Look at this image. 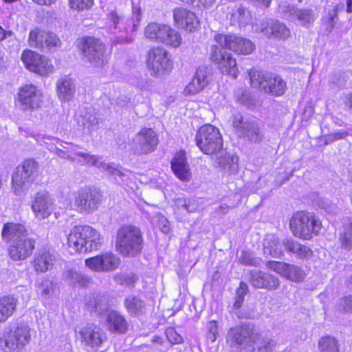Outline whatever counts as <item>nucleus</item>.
I'll return each mask as SVG.
<instances>
[{"label":"nucleus","instance_id":"obj_55","mask_svg":"<svg viewBox=\"0 0 352 352\" xmlns=\"http://www.w3.org/2000/svg\"><path fill=\"white\" fill-rule=\"evenodd\" d=\"M206 328L208 331V338L210 339L212 342H215L219 335L218 325L217 321H209L207 323Z\"/></svg>","mask_w":352,"mask_h":352},{"label":"nucleus","instance_id":"obj_14","mask_svg":"<svg viewBox=\"0 0 352 352\" xmlns=\"http://www.w3.org/2000/svg\"><path fill=\"white\" fill-rule=\"evenodd\" d=\"M214 40L222 48L237 54L248 55L255 49L254 44L250 40L234 34H216Z\"/></svg>","mask_w":352,"mask_h":352},{"label":"nucleus","instance_id":"obj_16","mask_svg":"<svg viewBox=\"0 0 352 352\" xmlns=\"http://www.w3.org/2000/svg\"><path fill=\"white\" fill-rule=\"evenodd\" d=\"M157 144L156 133L152 129L143 128L133 138L132 150L135 155H146L154 151Z\"/></svg>","mask_w":352,"mask_h":352},{"label":"nucleus","instance_id":"obj_1","mask_svg":"<svg viewBox=\"0 0 352 352\" xmlns=\"http://www.w3.org/2000/svg\"><path fill=\"white\" fill-rule=\"evenodd\" d=\"M67 243L69 247L76 252L85 253L98 250L101 246L102 237L91 226H76L70 230Z\"/></svg>","mask_w":352,"mask_h":352},{"label":"nucleus","instance_id":"obj_3","mask_svg":"<svg viewBox=\"0 0 352 352\" xmlns=\"http://www.w3.org/2000/svg\"><path fill=\"white\" fill-rule=\"evenodd\" d=\"M143 237L140 230L134 226L127 225L117 231L116 248L124 257H133L139 254L143 248Z\"/></svg>","mask_w":352,"mask_h":352},{"label":"nucleus","instance_id":"obj_43","mask_svg":"<svg viewBox=\"0 0 352 352\" xmlns=\"http://www.w3.org/2000/svg\"><path fill=\"white\" fill-rule=\"evenodd\" d=\"M82 117L83 125L89 131L97 130L100 124L102 123V119L94 109H87Z\"/></svg>","mask_w":352,"mask_h":352},{"label":"nucleus","instance_id":"obj_28","mask_svg":"<svg viewBox=\"0 0 352 352\" xmlns=\"http://www.w3.org/2000/svg\"><path fill=\"white\" fill-rule=\"evenodd\" d=\"M284 250L290 255H294L300 259H308L312 254L311 249L300 243L292 238H285L282 240Z\"/></svg>","mask_w":352,"mask_h":352},{"label":"nucleus","instance_id":"obj_47","mask_svg":"<svg viewBox=\"0 0 352 352\" xmlns=\"http://www.w3.org/2000/svg\"><path fill=\"white\" fill-rule=\"evenodd\" d=\"M167 29L168 31H167L165 34V38L163 39V43L167 45H170L173 47H179L182 41L180 34L168 25H167Z\"/></svg>","mask_w":352,"mask_h":352},{"label":"nucleus","instance_id":"obj_53","mask_svg":"<svg viewBox=\"0 0 352 352\" xmlns=\"http://www.w3.org/2000/svg\"><path fill=\"white\" fill-rule=\"evenodd\" d=\"M288 263L280 261H270L266 263V267L282 276L285 277Z\"/></svg>","mask_w":352,"mask_h":352},{"label":"nucleus","instance_id":"obj_39","mask_svg":"<svg viewBox=\"0 0 352 352\" xmlns=\"http://www.w3.org/2000/svg\"><path fill=\"white\" fill-rule=\"evenodd\" d=\"M17 298L13 296H5L0 298V323L4 322L16 311Z\"/></svg>","mask_w":352,"mask_h":352},{"label":"nucleus","instance_id":"obj_15","mask_svg":"<svg viewBox=\"0 0 352 352\" xmlns=\"http://www.w3.org/2000/svg\"><path fill=\"white\" fill-rule=\"evenodd\" d=\"M232 125L239 137L251 142L259 143L264 138V135L256 122L244 120L239 114L234 116Z\"/></svg>","mask_w":352,"mask_h":352},{"label":"nucleus","instance_id":"obj_13","mask_svg":"<svg viewBox=\"0 0 352 352\" xmlns=\"http://www.w3.org/2000/svg\"><path fill=\"white\" fill-rule=\"evenodd\" d=\"M43 94L32 84L21 87L17 94L16 105L22 111H34L41 107Z\"/></svg>","mask_w":352,"mask_h":352},{"label":"nucleus","instance_id":"obj_38","mask_svg":"<svg viewBox=\"0 0 352 352\" xmlns=\"http://www.w3.org/2000/svg\"><path fill=\"white\" fill-rule=\"evenodd\" d=\"M56 89L60 100L69 101L74 96L76 87L71 78L65 77L58 80Z\"/></svg>","mask_w":352,"mask_h":352},{"label":"nucleus","instance_id":"obj_44","mask_svg":"<svg viewBox=\"0 0 352 352\" xmlns=\"http://www.w3.org/2000/svg\"><path fill=\"white\" fill-rule=\"evenodd\" d=\"M320 352H339L338 340L332 336L322 337L318 341Z\"/></svg>","mask_w":352,"mask_h":352},{"label":"nucleus","instance_id":"obj_2","mask_svg":"<svg viewBox=\"0 0 352 352\" xmlns=\"http://www.w3.org/2000/svg\"><path fill=\"white\" fill-rule=\"evenodd\" d=\"M31 340V329L24 323H12L0 333V349L4 352H19Z\"/></svg>","mask_w":352,"mask_h":352},{"label":"nucleus","instance_id":"obj_42","mask_svg":"<svg viewBox=\"0 0 352 352\" xmlns=\"http://www.w3.org/2000/svg\"><path fill=\"white\" fill-rule=\"evenodd\" d=\"M124 306L131 315L143 314L145 309L144 302L135 296H130L126 298Z\"/></svg>","mask_w":352,"mask_h":352},{"label":"nucleus","instance_id":"obj_57","mask_svg":"<svg viewBox=\"0 0 352 352\" xmlns=\"http://www.w3.org/2000/svg\"><path fill=\"white\" fill-rule=\"evenodd\" d=\"M167 339L171 344H179L182 342V337L177 333L173 328H169L166 331Z\"/></svg>","mask_w":352,"mask_h":352},{"label":"nucleus","instance_id":"obj_9","mask_svg":"<svg viewBox=\"0 0 352 352\" xmlns=\"http://www.w3.org/2000/svg\"><path fill=\"white\" fill-rule=\"evenodd\" d=\"M196 143L205 154L212 155L223 148V139L219 130L212 124L201 126L196 134Z\"/></svg>","mask_w":352,"mask_h":352},{"label":"nucleus","instance_id":"obj_7","mask_svg":"<svg viewBox=\"0 0 352 352\" xmlns=\"http://www.w3.org/2000/svg\"><path fill=\"white\" fill-rule=\"evenodd\" d=\"M250 83L265 93L276 96H282L286 89V82L278 76L254 69L249 72Z\"/></svg>","mask_w":352,"mask_h":352},{"label":"nucleus","instance_id":"obj_24","mask_svg":"<svg viewBox=\"0 0 352 352\" xmlns=\"http://www.w3.org/2000/svg\"><path fill=\"white\" fill-rule=\"evenodd\" d=\"M249 281L256 289L276 290L280 285V281L277 276L261 270L250 271Z\"/></svg>","mask_w":352,"mask_h":352},{"label":"nucleus","instance_id":"obj_19","mask_svg":"<svg viewBox=\"0 0 352 352\" xmlns=\"http://www.w3.org/2000/svg\"><path fill=\"white\" fill-rule=\"evenodd\" d=\"M255 31L268 38L285 40L290 35V31L285 24L272 19H265L256 23Z\"/></svg>","mask_w":352,"mask_h":352},{"label":"nucleus","instance_id":"obj_17","mask_svg":"<svg viewBox=\"0 0 352 352\" xmlns=\"http://www.w3.org/2000/svg\"><path fill=\"white\" fill-rule=\"evenodd\" d=\"M210 60L218 65L223 74L232 76L234 78L238 75L236 60L230 53L224 50L221 46L212 45L210 47Z\"/></svg>","mask_w":352,"mask_h":352},{"label":"nucleus","instance_id":"obj_6","mask_svg":"<svg viewBox=\"0 0 352 352\" xmlns=\"http://www.w3.org/2000/svg\"><path fill=\"white\" fill-rule=\"evenodd\" d=\"M290 229L298 238L310 239L318 234L321 229V222L314 214L303 211L296 213L290 219Z\"/></svg>","mask_w":352,"mask_h":352},{"label":"nucleus","instance_id":"obj_11","mask_svg":"<svg viewBox=\"0 0 352 352\" xmlns=\"http://www.w3.org/2000/svg\"><path fill=\"white\" fill-rule=\"evenodd\" d=\"M146 63L151 75L154 76L168 74L173 68L170 55L160 47H153L148 52Z\"/></svg>","mask_w":352,"mask_h":352},{"label":"nucleus","instance_id":"obj_62","mask_svg":"<svg viewBox=\"0 0 352 352\" xmlns=\"http://www.w3.org/2000/svg\"><path fill=\"white\" fill-rule=\"evenodd\" d=\"M336 19H337V14L336 10H333L332 12H329V23L327 25V29L329 31L333 29Z\"/></svg>","mask_w":352,"mask_h":352},{"label":"nucleus","instance_id":"obj_22","mask_svg":"<svg viewBox=\"0 0 352 352\" xmlns=\"http://www.w3.org/2000/svg\"><path fill=\"white\" fill-rule=\"evenodd\" d=\"M85 265L93 271L107 272L117 269L120 260L111 252H106L85 260Z\"/></svg>","mask_w":352,"mask_h":352},{"label":"nucleus","instance_id":"obj_8","mask_svg":"<svg viewBox=\"0 0 352 352\" xmlns=\"http://www.w3.org/2000/svg\"><path fill=\"white\" fill-rule=\"evenodd\" d=\"M83 60L94 67H103L108 62L105 45L98 38L86 37L80 46Z\"/></svg>","mask_w":352,"mask_h":352},{"label":"nucleus","instance_id":"obj_50","mask_svg":"<svg viewBox=\"0 0 352 352\" xmlns=\"http://www.w3.org/2000/svg\"><path fill=\"white\" fill-rule=\"evenodd\" d=\"M65 144L69 146H63V148H56L55 151V154L61 158L74 161V158L72 157V154L76 155V153H77L75 150L76 146L70 143L65 142Z\"/></svg>","mask_w":352,"mask_h":352},{"label":"nucleus","instance_id":"obj_35","mask_svg":"<svg viewBox=\"0 0 352 352\" xmlns=\"http://www.w3.org/2000/svg\"><path fill=\"white\" fill-rule=\"evenodd\" d=\"M55 258L54 254L49 250H43L38 252L33 261L35 270L38 272H45L50 270L54 265Z\"/></svg>","mask_w":352,"mask_h":352},{"label":"nucleus","instance_id":"obj_41","mask_svg":"<svg viewBox=\"0 0 352 352\" xmlns=\"http://www.w3.org/2000/svg\"><path fill=\"white\" fill-rule=\"evenodd\" d=\"M167 30L166 25L151 23L145 28L144 34L147 38L151 41L163 43Z\"/></svg>","mask_w":352,"mask_h":352},{"label":"nucleus","instance_id":"obj_45","mask_svg":"<svg viewBox=\"0 0 352 352\" xmlns=\"http://www.w3.org/2000/svg\"><path fill=\"white\" fill-rule=\"evenodd\" d=\"M305 276V272L300 267L288 263L285 278L293 282L298 283L302 281Z\"/></svg>","mask_w":352,"mask_h":352},{"label":"nucleus","instance_id":"obj_63","mask_svg":"<svg viewBox=\"0 0 352 352\" xmlns=\"http://www.w3.org/2000/svg\"><path fill=\"white\" fill-rule=\"evenodd\" d=\"M136 86L140 87L141 90H148L151 87V82L146 78H142L138 82Z\"/></svg>","mask_w":352,"mask_h":352},{"label":"nucleus","instance_id":"obj_61","mask_svg":"<svg viewBox=\"0 0 352 352\" xmlns=\"http://www.w3.org/2000/svg\"><path fill=\"white\" fill-rule=\"evenodd\" d=\"M250 3L258 7L268 8L272 0H248Z\"/></svg>","mask_w":352,"mask_h":352},{"label":"nucleus","instance_id":"obj_33","mask_svg":"<svg viewBox=\"0 0 352 352\" xmlns=\"http://www.w3.org/2000/svg\"><path fill=\"white\" fill-rule=\"evenodd\" d=\"M106 323L108 329L116 333H124L128 329L126 320L118 312L112 310L106 316Z\"/></svg>","mask_w":352,"mask_h":352},{"label":"nucleus","instance_id":"obj_25","mask_svg":"<svg viewBox=\"0 0 352 352\" xmlns=\"http://www.w3.org/2000/svg\"><path fill=\"white\" fill-rule=\"evenodd\" d=\"M32 208L38 219L47 218L54 211V203L47 192H38L34 197Z\"/></svg>","mask_w":352,"mask_h":352},{"label":"nucleus","instance_id":"obj_18","mask_svg":"<svg viewBox=\"0 0 352 352\" xmlns=\"http://www.w3.org/2000/svg\"><path fill=\"white\" fill-rule=\"evenodd\" d=\"M28 41L30 46L41 51H49L54 47L61 46V41L55 34L45 32L39 28H34L30 31Z\"/></svg>","mask_w":352,"mask_h":352},{"label":"nucleus","instance_id":"obj_36","mask_svg":"<svg viewBox=\"0 0 352 352\" xmlns=\"http://www.w3.org/2000/svg\"><path fill=\"white\" fill-rule=\"evenodd\" d=\"M338 236L342 248L347 250H352V219L346 217L342 219Z\"/></svg>","mask_w":352,"mask_h":352},{"label":"nucleus","instance_id":"obj_27","mask_svg":"<svg viewBox=\"0 0 352 352\" xmlns=\"http://www.w3.org/2000/svg\"><path fill=\"white\" fill-rule=\"evenodd\" d=\"M173 19L179 28L190 32L195 31L199 24L195 14L183 8H177L173 10Z\"/></svg>","mask_w":352,"mask_h":352},{"label":"nucleus","instance_id":"obj_58","mask_svg":"<svg viewBox=\"0 0 352 352\" xmlns=\"http://www.w3.org/2000/svg\"><path fill=\"white\" fill-rule=\"evenodd\" d=\"M76 155L82 157L87 164L92 166H96L98 168V166H100V162L98 163V158L96 155H89L82 152L76 153Z\"/></svg>","mask_w":352,"mask_h":352},{"label":"nucleus","instance_id":"obj_48","mask_svg":"<svg viewBox=\"0 0 352 352\" xmlns=\"http://www.w3.org/2000/svg\"><path fill=\"white\" fill-rule=\"evenodd\" d=\"M250 19V12L243 7H239L232 14L231 19L239 24H246Z\"/></svg>","mask_w":352,"mask_h":352},{"label":"nucleus","instance_id":"obj_52","mask_svg":"<svg viewBox=\"0 0 352 352\" xmlns=\"http://www.w3.org/2000/svg\"><path fill=\"white\" fill-rule=\"evenodd\" d=\"M98 168L101 170L108 173L109 175L113 177H119L122 178L125 175L124 173H123L118 167H116L113 164L106 163L104 162H100V166H98Z\"/></svg>","mask_w":352,"mask_h":352},{"label":"nucleus","instance_id":"obj_54","mask_svg":"<svg viewBox=\"0 0 352 352\" xmlns=\"http://www.w3.org/2000/svg\"><path fill=\"white\" fill-rule=\"evenodd\" d=\"M71 8L82 11L88 10L94 5V0H69Z\"/></svg>","mask_w":352,"mask_h":352},{"label":"nucleus","instance_id":"obj_40","mask_svg":"<svg viewBox=\"0 0 352 352\" xmlns=\"http://www.w3.org/2000/svg\"><path fill=\"white\" fill-rule=\"evenodd\" d=\"M264 253L269 254L272 257L283 258L284 252L282 241H279L274 236H268L264 241Z\"/></svg>","mask_w":352,"mask_h":352},{"label":"nucleus","instance_id":"obj_60","mask_svg":"<svg viewBox=\"0 0 352 352\" xmlns=\"http://www.w3.org/2000/svg\"><path fill=\"white\" fill-rule=\"evenodd\" d=\"M216 0H195V7L209 8L214 6Z\"/></svg>","mask_w":352,"mask_h":352},{"label":"nucleus","instance_id":"obj_31","mask_svg":"<svg viewBox=\"0 0 352 352\" xmlns=\"http://www.w3.org/2000/svg\"><path fill=\"white\" fill-rule=\"evenodd\" d=\"M284 10L285 16L289 20H297L302 26H308L314 21L313 11L311 9H298L289 6Z\"/></svg>","mask_w":352,"mask_h":352},{"label":"nucleus","instance_id":"obj_10","mask_svg":"<svg viewBox=\"0 0 352 352\" xmlns=\"http://www.w3.org/2000/svg\"><path fill=\"white\" fill-rule=\"evenodd\" d=\"M75 334L82 346L96 351L107 340L104 331L94 323L78 325L75 329Z\"/></svg>","mask_w":352,"mask_h":352},{"label":"nucleus","instance_id":"obj_29","mask_svg":"<svg viewBox=\"0 0 352 352\" xmlns=\"http://www.w3.org/2000/svg\"><path fill=\"white\" fill-rule=\"evenodd\" d=\"M216 162L218 166L224 173L228 175H235L238 171V157L232 154L228 153L221 149L217 153Z\"/></svg>","mask_w":352,"mask_h":352},{"label":"nucleus","instance_id":"obj_34","mask_svg":"<svg viewBox=\"0 0 352 352\" xmlns=\"http://www.w3.org/2000/svg\"><path fill=\"white\" fill-rule=\"evenodd\" d=\"M28 234L24 226L20 223H6L3 225L1 236L4 241L11 243Z\"/></svg>","mask_w":352,"mask_h":352},{"label":"nucleus","instance_id":"obj_26","mask_svg":"<svg viewBox=\"0 0 352 352\" xmlns=\"http://www.w3.org/2000/svg\"><path fill=\"white\" fill-rule=\"evenodd\" d=\"M110 298L102 294H91L86 298L85 305L91 312H95L100 316H107L112 309L109 308Z\"/></svg>","mask_w":352,"mask_h":352},{"label":"nucleus","instance_id":"obj_59","mask_svg":"<svg viewBox=\"0 0 352 352\" xmlns=\"http://www.w3.org/2000/svg\"><path fill=\"white\" fill-rule=\"evenodd\" d=\"M340 305L342 307L345 311H352V296H349L342 298L340 302Z\"/></svg>","mask_w":352,"mask_h":352},{"label":"nucleus","instance_id":"obj_4","mask_svg":"<svg viewBox=\"0 0 352 352\" xmlns=\"http://www.w3.org/2000/svg\"><path fill=\"white\" fill-rule=\"evenodd\" d=\"M258 333L253 324L243 323L230 328L226 335V343L239 352H254V344Z\"/></svg>","mask_w":352,"mask_h":352},{"label":"nucleus","instance_id":"obj_5","mask_svg":"<svg viewBox=\"0 0 352 352\" xmlns=\"http://www.w3.org/2000/svg\"><path fill=\"white\" fill-rule=\"evenodd\" d=\"M39 164L34 159H28L16 168L12 174V189L16 195H20L25 189L30 186L38 175Z\"/></svg>","mask_w":352,"mask_h":352},{"label":"nucleus","instance_id":"obj_46","mask_svg":"<svg viewBox=\"0 0 352 352\" xmlns=\"http://www.w3.org/2000/svg\"><path fill=\"white\" fill-rule=\"evenodd\" d=\"M175 206L179 210L184 209L188 212H195L199 207L198 200L195 198L179 197L175 199Z\"/></svg>","mask_w":352,"mask_h":352},{"label":"nucleus","instance_id":"obj_64","mask_svg":"<svg viewBox=\"0 0 352 352\" xmlns=\"http://www.w3.org/2000/svg\"><path fill=\"white\" fill-rule=\"evenodd\" d=\"M13 35V32L11 30H6L1 26H0V42L3 40L10 38Z\"/></svg>","mask_w":352,"mask_h":352},{"label":"nucleus","instance_id":"obj_32","mask_svg":"<svg viewBox=\"0 0 352 352\" xmlns=\"http://www.w3.org/2000/svg\"><path fill=\"white\" fill-rule=\"evenodd\" d=\"M63 280L71 286L82 287H87L91 282V278L69 266H66L63 272Z\"/></svg>","mask_w":352,"mask_h":352},{"label":"nucleus","instance_id":"obj_49","mask_svg":"<svg viewBox=\"0 0 352 352\" xmlns=\"http://www.w3.org/2000/svg\"><path fill=\"white\" fill-rule=\"evenodd\" d=\"M57 284L52 280L43 279L38 286V290L43 296H50L52 295L56 289Z\"/></svg>","mask_w":352,"mask_h":352},{"label":"nucleus","instance_id":"obj_51","mask_svg":"<svg viewBox=\"0 0 352 352\" xmlns=\"http://www.w3.org/2000/svg\"><path fill=\"white\" fill-rule=\"evenodd\" d=\"M239 259L243 265L254 267L259 266L261 261V258L254 257L252 253L246 251L241 252Z\"/></svg>","mask_w":352,"mask_h":352},{"label":"nucleus","instance_id":"obj_23","mask_svg":"<svg viewBox=\"0 0 352 352\" xmlns=\"http://www.w3.org/2000/svg\"><path fill=\"white\" fill-rule=\"evenodd\" d=\"M212 79V69L206 66L199 67L191 80L186 87L184 92L186 95L196 94L201 91Z\"/></svg>","mask_w":352,"mask_h":352},{"label":"nucleus","instance_id":"obj_30","mask_svg":"<svg viewBox=\"0 0 352 352\" xmlns=\"http://www.w3.org/2000/svg\"><path fill=\"white\" fill-rule=\"evenodd\" d=\"M171 168L175 175L182 181H188L190 177L189 165L184 152L177 153L171 160Z\"/></svg>","mask_w":352,"mask_h":352},{"label":"nucleus","instance_id":"obj_21","mask_svg":"<svg viewBox=\"0 0 352 352\" xmlns=\"http://www.w3.org/2000/svg\"><path fill=\"white\" fill-rule=\"evenodd\" d=\"M36 239L28 235L13 241L8 248L10 257L14 261H22L30 257L35 248Z\"/></svg>","mask_w":352,"mask_h":352},{"label":"nucleus","instance_id":"obj_12","mask_svg":"<svg viewBox=\"0 0 352 352\" xmlns=\"http://www.w3.org/2000/svg\"><path fill=\"white\" fill-rule=\"evenodd\" d=\"M102 194L96 188L86 187L76 193L74 206L79 212L91 213L98 209L101 203Z\"/></svg>","mask_w":352,"mask_h":352},{"label":"nucleus","instance_id":"obj_20","mask_svg":"<svg viewBox=\"0 0 352 352\" xmlns=\"http://www.w3.org/2000/svg\"><path fill=\"white\" fill-rule=\"evenodd\" d=\"M21 59L28 69L41 76H45L53 70V66L50 61L36 52L25 50Z\"/></svg>","mask_w":352,"mask_h":352},{"label":"nucleus","instance_id":"obj_37","mask_svg":"<svg viewBox=\"0 0 352 352\" xmlns=\"http://www.w3.org/2000/svg\"><path fill=\"white\" fill-rule=\"evenodd\" d=\"M109 28L114 33L126 32L127 30V17L120 11H111L107 18Z\"/></svg>","mask_w":352,"mask_h":352},{"label":"nucleus","instance_id":"obj_56","mask_svg":"<svg viewBox=\"0 0 352 352\" xmlns=\"http://www.w3.org/2000/svg\"><path fill=\"white\" fill-rule=\"evenodd\" d=\"M319 206L329 214H337L339 211L337 204L327 199L320 200Z\"/></svg>","mask_w":352,"mask_h":352}]
</instances>
